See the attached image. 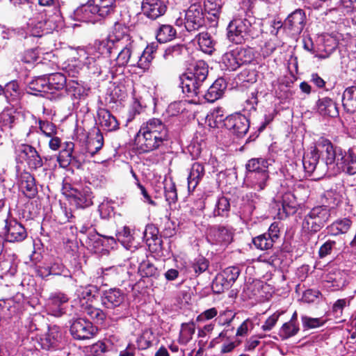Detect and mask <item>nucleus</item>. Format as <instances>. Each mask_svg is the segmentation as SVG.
<instances>
[{"label": "nucleus", "mask_w": 356, "mask_h": 356, "mask_svg": "<svg viewBox=\"0 0 356 356\" xmlns=\"http://www.w3.org/2000/svg\"><path fill=\"white\" fill-rule=\"evenodd\" d=\"M128 32V29L123 24H115L112 31L105 38L107 54H111L113 50H120L115 58L116 64L122 67H135L137 55L134 51V40Z\"/></svg>", "instance_id": "1"}, {"label": "nucleus", "mask_w": 356, "mask_h": 356, "mask_svg": "<svg viewBox=\"0 0 356 356\" xmlns=\"http://www.w3.org/2000/svg\"><path fill=\"white\" fill-rule=\"evenodd\" d=\"M169 138L167 126L159 118H151L143 123L136 136L139 149L148 152L162 146Z\"/></svg>", "instance_id": "2"}, {"label": "nucleus", "mask_w": 356, "mask_h": 356, "mask_svg": "<svg viewBox=\"0 0 356 356\" xmlns=\"http://www.w3.org/2000/svg\"><path fill=\"white\" fill-rule=\"evenodd\" d=\"M273 161L265 158H254L250 159L245 165L247 173L245 184L253 191H264L268 184V167Z\"/></svg>", "instance_id": "3"}, {"label": "nucleus", "mask_w": 356, "mask_h": 356, "mask_svg": "<svg viewBox=\"0 0 356 356\" xmlns=\"http://www.w3.org/2000/svg\"><path fill=\"white\" fill-rule=\"evenodd\" d=\"M115 0H88L74 11L77 20L95 23L114 12Z\"/></svg>", "instance_id": "4"}, {"label": "nucleus", "mask_w": 356, "mask_h": 356, "mask_svg": "<svg viewBox=\"0 0 356 356\" xmlns=\"http://www.w3.org/2000/svg\"><path fill=\"white\" fill-rule=\"evenodd\" d=\"M105 39L96 40L93 44L86 48H77V60L80 64L92 70L94 74H100L102 71V63L104 60L103 55L107 54Z\"/></svg>", "instance_id": "5"}, {"label": "nucleus", "mask_w": 356, "mask_h": 356, "mask_svg": "<svg viewBox=\"0 0 356 356\" xmlns=\"http://www.w3.org/2000/svg\"><path fill=\"white\" fill-rule=\"evenodd\" d=\"M331 216L330 209L325 206H318L305 215L302 221V232L312 236L319 232Z\"/></svg>", "instance_id": "6"}, {"label": "nucleus", "mask_w": 356, "mask_h": 356, "mask_svg": "<svg viewBox=\"0 0 356 356\" xmlns=\"http://www.w3.org/2000/svg\"><path fill=\"white\" fill-rule=\"evenodd\" d=\"M253 18L247 14L235 17L227 26V38L236 44H241L249 37Z\"/></svg>", "instance_id": "7"}, {"label": "nucleus", "mask_w": 356, "mask_h": 356, "mask_svg": "<svg viewBox=\"0 0 356 356\" xmlns=\"http://www.w3.org/2000/svg\"><path fill=\"white\" fill-rule=\"evenodd\" d=\"M253 59L254 54L251 48L237 47L222 56L221 63L225 69L234 71L241 66L250 63Z\"/></svg>", "instance_id": "8"}, {"label": "nucleus", "mask_w": 356, "mask_h": 356, "mask_svg": "<svg viewBox=\"0 0 356 356\" xmlns=\"http://www.w3.org/2000/svg\"><path fill=\"white\" fill-rule=\"evenodd\" d=\"M318 146L323 149L321 154L325 171L330 170L333 173H336L337 168L342 161L346 150L340 147L334 146L329 140L325 138L320 139Z\"/></svg>", "instance_id": "9"}, {"label": "nucleus", "mask_w": 356, "mask_h": 356, "mask_svg": "<svg viewBox=\"0 0 356 356\" xmlns=\"http://www.w3.org/2000/svg\"><path fill=\"white\" fill-rule=\"evenodd\" d=\"M204 13L201 5L193 4L184 13V18H177L175 24L177 26H184L188 32L199 30L204 25Z\"/></svg>", "instance_id": "10"}, {"label": "nucleus", "mask_w": 356, "mask_h": 356, "mask_svg": "<svg viewBox=\"0 0 356 356\" xmlns=\"http://www.w3.org/2000/svg\"><path fill=\"white\" fill-rule=\"evenodd\" d=\"M97 329L89 321L83 318L74 319L70 326V332L75 339L84 340L92 338Z\"/></svg>", "instance_id": "11"}, {"label": "nucleus", "mask_w": 356, "mask_h": 356, "mask_svg": "<svg viewBox=\"0 0 356 356\" xmlns=\"http://www.w3.org/2000/svg\"><path fill=\"white\" fill-rule=\"evenodd\" d=\"M320 155L318 150L316 147H312L303 156L302 165L305 172L309 176L314 172L318 176L325 173V168L323 161L319 163Z\"/></svg>", "instance_id": "12"}, {"label": "nucleus", "mask_w": 356, "mask_h": 356, "mask_svg": "<svg viewBox=\"0 0 356 356\" xmlns=\"http://www.w3.org/2000/svg\"><path fill=\"white\" fill-rule=\"evenodd\" d=\"M224 127L238 138H242L247 134L250 123L245 115L236 113L225 118Z\"/></svg>", "instance_id": "13"}, {"label": "nucleus", "mask_w": 356, "mask_h": 356, "mask_svg": "<svg viewBox=\"0 0 356 356\" xmlns=\"http://www.w3.org/2000/svg\"><path fill=\"white\" fill-rule=\"evenodd\" d=\"M181 87L188 97H199L204 88L205 81H199L198 76L186 72L181 77Z\"/></svg>", "instance_id": "14"}, {"label": "nucleus", "mask_w": 356, "mask_h": 356, "mask_svg": "<svg viewBox=\"0 0 356 356\" xmlns=\"http://www.w3.org/2000/svg\"><path fill=\"white\" fill-rule=\"evenodd\" d=\"M4 237L6 241L10 243L21 242L27 236L24 227L15 219L5 220Z\"/></svg>", "instance_id": "15"}, {"label": "nucleus", "mask_w": 356, "mask_h": 356, "mask_svg": "<svg viewBox=\"0 0 356 356\" xmlns=\"http://www.w3.org/2000/svg\"><path fill=\"white\" fill-rule=\"evenodd\" d=\"M68 300L67 295L62 292L51 293L46 302L48 314L57 317L62 316L65 312V305Z\"/></svg>", "instance_id": "16"}, {"label": "nucleus", "mask_w": 356, "mask_h": 356, "mask_svg": "<svg viewBox=\"0 0 356 356\" xmlns=\"http://www.w3.org/2000/svg\"><path fill=\"white\" fill-rule=\"evenodd\" d=\"M306 24V15L302 9H297L291 13L284 21V26L292 34H300Z\"/></svg>", "instance_id": "17"}, {"label": "nucleus", "mask_w": 356, "mask_h": 356, "mask_svg": "<svg viewBox=\"0 0 356 356\" xmlns=\"http://www.w3.org/2000/svg\"><path fill=\"white\" fill-rule=\"evenodd\" d=\"M226 88V83L223 79H217L207 90H202L197 99H193V102H201L205 99L208 102H213L220 98Z\"/></svg>", "instance_id": "18"}, {"label": "nucleus", "mask_w": 356, "mask_h": 356, "mask_svg": "<svg viewBox=\"0 0 356 356\" xmlns=\"http://www.w3.org/2000/svg\"><path fill=\"white\" fill-rule=\"evenodd\" d=\"M167 7L161 0H143L141 10L144 15L151 19H156L163 15Z\"/></svg>", "instance_id": "19"}, {"label": "nucleus", "mask_w": 356, "mask_h": 356, "mask_svg": "<svg viewBox=\"0 0 356 356\" xmlns=\"http://www.w3.org/2000/svg\"><path fill=\"white\" fill-rule=\"evenodd\" d=\"M19 156L26 161L30 168L38 169L42 166V158L33 146L22 144L19 146Z\"/></svg>", "instance_id": "20"}, {"label": "nucleus", "mask_w": 356, "mask_h": 356, "mask_svg": "<svg viewBox=\"0 0 356 356\" xmlns=\"http://www.w3.org/2000/svg\"><path fill=\"white\" fill-rule=\"evenodd\" d=\"M124 292L117 288L110 289L104 291L102 296V303L108 309H114L120 306L124 301Z\"/></svg>", "instance_id": "21"}, {"label": "nucleus", "mask_w": 356, "mask_h": 356, "mask_svg": "<svg viewBox=\"0 0 356 356\" xmlns=\"http://www.w3.org/2000/svg\"><path fill=\"white\" fill-rule=\"evenodd\" d=\"M232 232L226 227H213L211 228L208 240L215 244L227 245L232 241Z\"/></svg>", "instance_id": "22"}, {"label": "nucleus", "mask_w": 356, "mask_h": 356, "mask_svg": "<svg viewBox=\"0 0 356 356\" xmlns=\"http://www.w3.org/2000/svg\"><path fill=\"white\" fill-rule=\"evenodd\" d=\"M341 172L349 175L356 174V154L352 149L345 151V155L343 156L342 161L337 168L336 173Z\"/></svg>", "instance_id": "23"}, {"label": "nucleus", "mask_w": 356, "mask_h": 356, "mask_svg": "<svg viewBox=\"0 0 356 356\" xmlns=\"http://www.w3.org/2000/svg\"><path fill=\"white\" fill-rule=\"evenodd\" d=\"M205 174L204 166L202 163L195 162L192 164L187 177L188 190L193 191L197 186Z\"/></svg>", "instance_id": "24"}, {"label": "nucleus", "mask_w": 356, "mask_h": 356, "mask_svg": "<svg viewBox=\"0 0 356 356\" xmlns=\"http://www.w3.org/2000/svg\"><path fill=\"white\" fill-rule=\"evenodd\" d=\"M98 118L102 127L108 131H115L119 128V123L108 110L100 109L98 111Z\"/></svg>", "instance_id": "25"}, {"label": "nucleus", "mask_w": 356, "mask_h": 356, "mask_svg": "<svg viewBox=\"0 0 356 356\" xmlns=\"http://www.w3.org/2000/svg\"><path fill=\"white\" fill-rule=\"evenodd\" d=\"M318 111L322 115H327L332 118L339 115L337 106L333 100L329 97L320 99L317 103Z\"/></svg>", "instance_id": "26"}, {"label": "nucleus", "mask_w": 356, "mask_h": 356, "mask_svg": "<svg viewBox=\"0 0 356 356\" xmlns=\"http://www.w3.org/2000/svg\"><path fill=\"white\" fill-rule=\"evenodd\" d=\"M62 339V333L57 326L49 327L47 334L42 339V346L44 348L56 347Z\"/></svg>", "instance_id": "27"}, {"label": "nucleus", "mask_w": 356, "mask_h": 356, "mask_svg": "<svg viewBox=\"0 0 356 356\" xmlns=\"http://www.w3.org/2000/svg\"><path fill=\"white\" fill-rule=\"evenodd\" d=\"M20 188L24 195L29 198L33 197L37 193L35 179L29 172L21 175Z\"/></svg>", "instance_id": "28"}, {"label": "nucleus", "mask_w": 356, "mask_h": 356, "mask_svg": "<svg viewBox=\"0 0 356 356\" xmlns=\"http://www.w3.org/2000/svg\"><path fill=\"white\" fill-rule=\"evenodd\" d=\"M47 83L49 88V93L59 91L65 88L66 85V77L61 73H53L46 74Z\"/></svg>", "instance_id": "29"}, {"label": "nucleus", "mask_w": 356, "mask_h": 356, "mask_svg": "<svg viewBox=\"0 0 356 356\" xmlns=\"http://www.w3.org/2000/svg\"><path fill=\"white\" fill-rule=\"evenodd\" d=\"M70 195L73 197L75 203L81 207H88L92 204V191L88 187L83 188L81 192H77V189H72Z\"/></svg>", "instance_id": "30"}, {"label": "nucleus", "mask_w": 356, "mask_h": 356, "mask_svg": "<svg viewBox=\"0 0 356 356\" xmlns=\"http://www.w3.org/2000/svg\"><path fill=\"white\" fill-rule=\"evenodd\" d=\"M342 103L344 109L349 113L356 111V86L347 88L342 97Z\"/></svg>", "instance_id": "31"}, {"label": "nucleus", "mask_w": 356, "mask_h": 356, "mask_svg": "<svg viewBox=\"0 0 356 356\" xmlns=\"http://www.w3.org/2000/svg\"><path fill=\"white\" fill-rule=\"evenodd\" d=\"M352 221L349 218L337 220L327 227V233L332 236L346 234L350 229Z\"/></svg>", "instance_id": "32"}, {"label": "nucleus", "mask_w": 356, "mask_h": 356, "mask_svg": "<svg viewBox=\"0 0 356 356\" xmlns=\"http://www.w3.org/2000/svg\"><path fill=\"white\" fill-rule=\"evenodd\" d=\"M97 288L92 285H88L85 287H80L76 290V296L79 300L81 307L86 304H91L95 297Z\"/></svg>", "instance_id": "33"}, {"label": "nucleus", "mask_w": 356, "mask_h": 356, "mask_svg": "<svg viewBox=\"0 0 356 356\" xmlns=\"http://www.w3.org/2000/svg\"><path fill=\"white\" fill-rule=\"evenodd\" d=\"M45 24L46 22L42 20L30 19L26 28V35L32 37H42L44 33H48L44 29Z\"/></svg>", "instance_id": "34"}, {"label": "nucleus", "mask_w": 356, "mask_h": 356, "mask_svg": "<svg viewBox=\"0 0 356 356\" xmlns=\"http://www.w3.org/2000/svg\"><path fill=\"white\" fill-rule=\"evenodd\" d=\"M81 312L95 323H102L106 318V314L102 309L93 307L91 304L83 305Z\"/></svg>", "instance_id": "35"}, {"label": "nucleus", "mask_w": 356, "mask_h": 356, "mask_svg": "<svg viewBox=\"0 0 356 356\" xmlns=\"http://www.w3.org/2000/svg\"><path fill=\"white\" fill-rule=\"evenodd\" d=\"M127 273V268L122 266H111L102 270L103 277H108L115 282H122Z\"/></svg>", "instance_id": "36"}, {"label": "nucleus", "mask_w": 356, "mask_h": 356, "mask_svg": "<svg viewBox=\"0 0 356 356\" xmlns=\"http://www.w3.org/2000/svg\"><path fill=\"white\" fill-rule=\"evenodd\" d=\"M200 49L208 54H211L214 50L215 42L211 35L207 32H202L196 36Z\"/></svg>", "instance_id": "37"}, {"label": "nucleus", "mask_w": 356, "mask_h": 356, "mask_svg": "<svg viewBox=\"0 0 356 356\" xmlns=\"http://www.w3.org/2000/svg\"><path fill=\"white\" fill-rule=\"evenodd\" d=\"M176 30L170 24H162L156 32V39L160 43L171 41L175 38Z\"/></svg>", "instance_id": "38"}, {"label": "nucleus", "mask_w": 356, "mask_h": 356, "mask_svg": "<svg viewBox=\"0 0 356 356\" xmlns=\"http://www.w3.org/2000/svg\"><path fill=\"white\" fill-rule=\"evenodd\" d=\"M104 145V137L99 131L95 136L90 137L86 144V151L90 156H94Z\"/></svg>", "instance_id": "39"}, {"label": "nucleus", "mask_w": 356, "mask_h": 356, "mask_svg": "<svg viewBox=\"0 0 356 356\" xmlns=\"http://www.w3.org/2000/svg\"><path fill=\"white\" fill-rule=\"evenodd\" d=\"M230 211L229 200L224 196L220 197L216 204L213 211V216H220L227 218L229 216Z\"/></svg>", "instance_id": "40"}, {"label": "nucleus", "mask_w": 356, "mask_h": 356, "mask_svg": "<svg viewBox=\"0 0 356 356\" xmlns=\"http://www.w3.org/2000/svg\"><path fill=\"white\" fill-rule=\"evenodd\" d=\"M195 331L194 323H185L181 325V330L179 337V343L182 345L187 344L193 338Z\"/></svg>", "instance_id": "41"}, {"label": "nucleus", "mask_w": 356, "mask_h": 356, "mask_svg": "<svg viewBox=\"0 0 356 356\" xmlns=\"http://www.w3.org/2000/svg\"><path fill=\"white\" fill-rule=\"evenodd\" d=\"M154 47L153 46L147 47L140 56H136L137 63L136 66L144 70H147L154 58Z\"/></svg>", "instance_id": "42"}, {"label": "nucleus", "mask_w": 356, "mask_h": 356, "mask_svg": "<svg viewBox=\"0 0 356 356\" xmlns=\"http://www.w3.org/2000/svg\"><path fill=\"white\" fill-rule=\"evenodd\" d=\"M225 118H224V111L222 108H216L213 109L207 116V121L209 125L211 127H220L224 126V122Z\"/></svg>", "instance_id": "43"}, {"label": "nucleus", "mask_w": 356, "mask_h": 356, "mask_svg": "<svg viewBox=\"0 0 356 356\" xmlns=\"http://www.w3.org/2000/svg\"><path fill=\"white\" fill-rule=\"evenodd\" d=\"M186 72H191V74L198 76L199 81H206L208 76V65L203 60H198L192 65Z\"/></svg>", "instance_id": "44"}, {"label": "nucleus", "mask_w": 356, "mask_h": 356, "mask_svg": "<svg viewBox=\"0 0 356 356\" xmlns=\"http://www.w3.org/2000/svg\"><path fill=\"white\" fill-rule=\"evenodd\" d=\"M29 88L35 92L48 93L49 88L47 86L46 74L38 76L32 80L29 84Z\"/></svg>", "instance_id": "45"}, {"label": "nucleus", "mask_w": 356, "mask_h": 356, "mask_svg": "<svg viewBox=\"0 0 356 356\" xmlns=\"http://www.w3.org/2000/svg\"><path fill=\"white\" fill-rule=\"evenodd\" d=\"M44 54L49 55V53H44L40 47L31 49L24 52L22 60L26 63H33L34 62L40 63L41 62V56Z\"/></svg>", "instance_id": "46"}, {"label": "nucleus", "mask_w": 356, "mask_h": 356, "mask_svg": "<svg viewBox=\"0 0 356 356\" xmlns=\"http://www.w3.org/2000/svg\"><path fill=\"white\" fill-rule=\"evenodd\" d=\"M262 199L261 196L255 192H250L245 195L244 200L247 202L248 205L245 208L243 213L246 216H250L256 208V205Z\"/></svg>", "instance_id": "47"}, {"label": "nucleus", "mask_w": 356, "mask_h": 356, "mask_svg": "<svg viewBox=\"0 0 356 356\" xmlns=\"http://www.w3.org/2000/svg\"><path fill=\"white\" fill-rule=\"evenodd\" d=\"M299 330L298 323L286 322L282 325L278 334L284 340L295 336Z\"/></svg>", "instance_id": "48"}, {"label": "nucleus", "mask_w": 356, "mask_h": 356, "mask_svg": "<svg viewBox=\"0 0 356 356\" xmlns=\"http://www.w3.org/2000/svg\"><path fill=\"white\" fill-rule=\"evenodd\" d=\"M38 124L40 133L44 136L49 138L57 135V127L51 122L39 119Z\"/></svg>", "instance_id": "49"}, {"label": "nucleus", "mask_w": 356, "mask_h": 356, "mask_svg": "<svg viewBox=\"0 0 356 356\" xmlns=\"http://www.w3.org/2000/svg\"><path fill=\"white\" fill-rule=\"evenodd\" d=\"M232 285L225 280V277L220 274H218L213 280L211 288L213 292L216 293H220L225 289H229Z\"/></svg>", "instance_id": "50"}, {"label": "nucleus", "mask_w": 356, "mask_h": 356, "mask_svg": "<svg viewBox=\"0 0 356 356\" xmlns=\"http://www.w3.org/2000/svg\"><path fill=\"white\" fill-rule=\"evenodd\" d=\"M252 242L257 249L261 250L271 248L274 243L270 236H267L265 233L254 238Z\"/></svg>", "instance_id": "51"}, {"label": "nucleus", "mask_w": 356, "mask_h": 356, "mask_svg": "<svg viewBox=\"0 0 356 356\" xmlns=\"http://www.w3.org/2000/svg\"><path fill=\"white\" fill-rule=\"evenodd\" d=\"M73 149L74 144L72 143H67L66 144V149L62 151L58 156V161L61 167L65 168L70 163Z\"/></svg>", "instance_id": "52"}, {"label": "nucleus", "mask_w": 356, "mask_h": 356, "mask_svg": "<svg viewBox=\"0 0 356 356\" xmlns=\"http://www.w3.org/2000/svg\"><path fill=\"white\" fill-rule=\"evenodd\" d=\"M224 4L223 0H204V6L208 13L218 17Z\"/></svg>", "instance_id": "53"}, {"label": "nucleus", "mask_w": 356, "mask_h": 356, "mask_svg": "<svg viewBox=\"0 0 356 356\" xmlns=\"http://www.w3.org/2000/svg\"><path fill=\"white\" fill-rule=\"evenodd\" d=\"M153 339V334L150 330H144L136 341L138 348L141 350L147 349L152 346Z\"/></svg>", "instance_id": "54"}, {"label": "nucleus", "mask_w": 356, "mask_h": 356, "mask_svg": "<svg viewBox=\"0 0 356 356\" xmlns=\"http://www.w3.org/2000/svg\"><path fill=\"white\" fill-rule=\"evenodd\" d=\"M184 48L182 45L176 44L167 47L163 53V58L166 61H171L174 58L179 57Z\"/></svg>", "instance_id": "55"}, {"label": "nucleus", "mask_w": 356, "mask_h": 356, "mask_svg": "<svg viewBox=\"0 0 356 356\" xmlns=\"http://www.w3.org/2000/svg\"><path fill=\"white\" fill-rule=\"evenodd\" d=\"M191 267L195 274L200 275L207 270L209 261L203 257H198L194 259Z\"/></svg>", "instance_id": "56"}, {"label": "nucleus", "mask_w": 356, "mask_h": 356, "mask_svg": "<svg viewBox=\"0 0 356 356\" xmlns=\"http://www.w3.org/2000/svg\"><path fill=\"white\" fill-rule=\"evenodd\" d=\"M139 271L143 277H154L158 275L157 268L149 261H143L140 264Z\"/></svg>", "instance_id": "57"}, {"label": "nucleus", "mask_w": 356, "mask_h": 356, "mask_svg": "<svg viewBox=\"0 0 356 356\" xmlns=\"http://www.w3.org/2000/svg\"><path fill=\"white\" fill-rule=\"evenodd\" d=\"M302 323L305 328L313 329L323 325L325 321L321 318H311L303 316H302Z\"/></svg>", "instance_id": "58"}, {"label": "nucleus", "mask_w": 356, "mask_h": 356, "mask_svg": "<svg viewBox=\"0 0 356 356\" xmlns=\"http://www.w3.org/2000/svg\"><path fill=\"white\" fill-rule=\"evenodd\" d=\"M165 196L169 204L174 203L177 199V193L175 184L172 181L165 184Z\"/></svg>", "instance_id": "59"}, {"label": "nucleus", "mask_w": 356, "mask_h": 356, "mask_svg": "<svg viewBox=\"0 0 356 356\" xmlns=\"http://www.w3.org/2000/svg\"><path fill=\"white\" fill-rule=\"evenodd\" d=\"M117 239L120 241L124 247L127 248V245L132 241L133 236L131 233V229L128 227H124L122 230L119 231L116 234Z\"/></svg>", "instance_id": "60"}, {"label": "nucleus", "mask_w": 356, "mask_h": 356, "mask_svg": "<svg viewBox=\"0 0 356 356\" xmlns=\"http://www.w3.org/2000/svg\"><path fill=\"white\" fill-rule=\"evenodd\" d=\"M325 197L327 200V202L332 207L338 206L340 203L342 202L343 199L342 195L334 190L326 191Z\"/></svg>", "instance_id": "61"}, {"label": "nucleus", "mask_w": 356, "mask_h": 356, "mask_svg": "<svg viewBox=\"0 0 356 356\" xmlns=\"http://www.w3.org/2000/svg\"><path fill=\"white\" fill-rule=\"evenodd\" d=\"M222 275L232 285L238 277L240 270L236 266L228 267L224 270Z\"/></svg>", "instance_id": "62"}, {"label": "nucleus", "mask_w": 356, "mask_h": 356, "mask_svg": "<svg viewBox=\"0 0 356 356\" xmlns=\"http://www.w3.org/2000/svg\"><path fill=\"white\" fill-rule=\"evenodd\" d=\"M281 313L275 312L270 316H269L266 321L264 322V325L261 326V329L264 331H270L271 330L275 324L277 323Z\"/></svg>", "instance_id": "63"}, {"label": "nucleus", "mask_w": 356, "mask_h": 356, "mask_svg": "<svg viewBox=\"0 0 356 356\" xmlns=\"http://www.w3.org/2000/svg\"><path fill=\"white\" fill-rule=\"evenodd\" d=\"M336 242L334 241L328 240L324 243L319 249L318 255L320 258H323L330 254L333 247L335 245Z\"/></svg>", "instance_id": "64"}]
</instances>
